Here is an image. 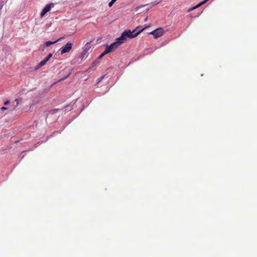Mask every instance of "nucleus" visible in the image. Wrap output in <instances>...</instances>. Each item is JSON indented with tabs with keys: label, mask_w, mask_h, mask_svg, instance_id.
I'll use <instances>...</instances> for the list:
<instances>
[{
	"label": "nucleus",
	"mask_w": 257,
	"mask_h": 257,
	"mask_svg": "<svg viewBox=\"0 0 257 257\" xmlns=\"http://www.w3.org/2000/svg\"><path fill=\"white\" fill-rule=\"evenodd\" d=\"M55 6V4L54 3H50L49 4H48L42 10L41 13V14H40V16L41 18L43 17L46 14V13H47L48 12H49L51 9L52 8H53Z\"/></svg>",
	"instance_id": "obj_3"
},
{
	"label": "nucleus",
	"mask_w": 257,
	"mask_h": 257,
	"mask_svg": "<svg viewBox=\"0 0 257 257\" xmlns=\"http://www.w3.org/2000/svg\"><path fill=\"white\" fill-rule=\"evenodd\" d=\"M200 6H201V5L200 4V3L199 4H198L197 5H196V6L194 7L192 9L194 10V9H196L198 8H199Z\"/></svg>",
	"instance_id": "obj_12"
},
{
	"label": "nucleus",
	"mask_w": 257,
	"mask_h": 257,
	"mask_svg": "<svg viewBox=\"0 0 257 257\" xmlns=\"http://www.w3.org/2000/svg\"><path fill=\"white\" fill-rule=\"evenodd\" d=\"M147 19H148V18L147 17V18L145 19V21H147Z\"/></svg>",
	"instance_id": "obj_21"
},
{
	"label": "nucleus",
	"mask_w": 257,
	"mask_h": 257,
	"mask_svg": "<svg viewBox=\"0 0 257 257\" xmlns=\"http://www.w3.org/2000/svg\"><path fill=\"white\" fill-rule=\"evenodd\" d=\"M86 52H85V51H84L82 53V54H81V57L82 58H84V57L85 56V54H86Z\"/></svg>",
	"instance_id": "obj_15"
},
{
	"label": "nucleus",
	"mask_w": 257,
	"mask_h": 257,
	"mask_svg": "<svg viewBox=\"0 0 257 257\" xmlns=\"http://www.w3.org/2000/svg\"><path fill=\"white\" fill-rule=\"evenodd\" d=\"M69 75H70V74H68L66 77H64V78H62V79H61V80H64V79H65L66 78H67L69 76Z\"/></svg>",
	"instance_id": "obj_18"
},
{
	"label": "nucleus",
	"mask_w": 257,
	"mask_h": 257,
	"mask_svg": "<svg viewBox=\"0 0 257 257\" xmlns=\"http://www.w3.org/2000/svg\"><path fill=\"white\" fill-rule=\"evenodd\" d=\"M200 6H201V5L200 4V3L199 4H198L197 5H196V6L194 7L192 9L194 10V9H196L198 8H199Z\"/></svg>",
	"instance_id": "obj_11"
},
{
	"label": "nucleus",
	"mask_w": 257,
	"mask_h": 257,
	"mask_svg": "<svg viewBox=\"0 0 257 257\" xmlns=\"http://www.w3.org/2000/svg\"><path fill=\"white\" fill-rule=\"evenodd\" d=\"M59 40V39H58L55 41H47L45 43V46H47V47H49L50 46V45H52V44H54L55 43H56V42H57Z\"/></svg>",
	"instance_id": "obj_6"
},
{
	"label": "nucleus",
	"mask_w": 257,
	"mask_h": 257,
	"mask_svg": "<svg viewBox=\"0 0 257 257\" xmlns=\"http://www.w3.org/2000/svg\"><path fill=\"white\" fill-rule=\"evenodd\" d=\"M164 33V29L162 28H159L153 31L150 34L153 35L155 38H158L162 36Z\"/></svg>",
	"instance_id": "obj_2"
},
{
	"label": "nucleus",
	"mask_w": 257,
	"mask_h": 257,
	"mask_svg": "<svg viewBox=\"0 0 257 257\" xmlns=\"http://www.w3.org/2000/svg\"><path fill=\"white\" fill-rule=\"evenodd\" d=\"M9 103H10V101H9V100H7V101H5V102H4V104H5V105H8Z\"/></svg>",
	"instance_id": "obj_16"
},
{
	"label": "nucleus",
	"mask_w": 257,
	"mask_h": 257,
	"mask_svg": "<svg viewBox=\"0 0 257 257\" xmlns=\"http://www.w3.org/2000/svg\"><path fill=\"white\" fill-rule=\"evenodd\" d=\"M104 76H102L101 78L99 79L98 82H100L104 78Z\"/></svg>",
	"instance_id": "obj_19"
},
{
	"label": "nucleus",
	"mask_w": 257,
	"mask_h": 257,
	"mask_svg": "<svg viewBox=\"0 0 257 257\" xmlns=\"http://www.w3.org/2000/svg\"><path fill=\"white\" fill-rule=\"evenodd\" d=\"M108 53V52H107L106 50L105 49V51L102 53H101L100 54V55L99 56V58H101L103 56H104L105 55H106V54H107Z\"/></svg>",
	"instance_id": "obj_7"
},
{
	"label": "nucleus",
	"mask_w": 257,
	"mask_h": 257,
	"mask_svg": "<svg viewBox=\"0 0 257 257\" xmlns=\"http://www.w3.org/2000/svg\"><path fill=\"white\" fill-rule=\"evenodd\" d=\"M15 101H16V106H15V107H16L18 106V105H19V99H15Z\"/></svg>",
	"instance_id": "obj_10"
},
{
	"label": "nucleus",
	"mask_w": 257,
	"mask_h": 257,
	"mask_svg": "<svg viewBox=\"0 0 257 257\" xmlns=\"http://www.w3.org/2000/svg\"><path fill=\"white\" fill-rule=\"evenodd\" d=\"M208 0H204V1L200 3V4L201 5V6H202V5L205 4Z\"/></svg>",
	"instance_id": "obj_14"
},
{
	"label": "nucleus",
	"mask_w": 257,
	"mask_h": 257,
	"mask_svg": "<svg viewBox=\"0 0 257 257\" xmlns=\"http://www.w3.org/2000/svg\"><path fill=\"white\" fill-rule=\"evenodd\" d=\"M72 44L70 42H68L66 44L61 47V54H63L69 52L72 49Z\"/></svg>",
	"instance_id": "obj_4"
},
{
	"label": "nucleus",
	"mask_w": 257,
	"mask_h": 257,
	"mask_svg": "<svg viewBox=\"0 0 257 257\" xmlns=\"http://www.w3.org/2000/svg\"><path fill=\"white\" fill-rule=\"evenodd\" d=\"M146 28H147V27H145V28H143V30L141 32H142V31H143L145 29H146ZM139 28H138H138H137L135 30H136V32H135V33H137V32H139V31L141 30V29H140V30H139Z\"/></svg>",
	"instance_id": "obj_8"
},
{
	"label": "nucleus",
	"mask_w": 257,
	"mask_h": 257,
	"mask_svg": "<svg viewBox=\"0 0 257 257\" xmlns=\"http://www.w3.org/2000/svg\"><path fill=\"white\" fill-rule=\"evenodd\" d=\"M143 29L135 33L136 30L131 31L130 30L125 31L122 33L121 36L116 39V41L112 43L110 46H107L106 50L107 52L110 53L115 50L119 45L123 44L127 38L132 39L137 37Z\"/></svg>",
	"instance_id": "obj_1"
},
{
	"label": "nucleus",
	"mask_w": 257,
	"mask_h": 257,
	"mask_svg": "<svg viewBox=\"0 0 257 257\" xmlns=\"http://www.w3.org/2000/svg\"><path fill=\"white\" fill-rule=\"evenodd\" d=\"M52 56V54H49L47 57L43 60V61H41L35 68V70H38L40 68H41L42 66L45 65L46 63L50 60V58H51Z\"/></svg>",
	"instance_id": "obj_5"
},
{
	"label": "nucleus",
	"mask_w": 257,
	"mask_h": 257,
	"mask_svg": "<svg viewBox=\"0 0 257 257\" xmlns=\"http://www.w3.org/2000/svg\"><path fill=\"white\" fill-rule=\"evenodd\" d=\"M1 109L2 110H7L8 109V108L6 107L3 106L1 108Z\"/></svg>",
	"instance_id": "obj_17"
},
{
	"label": "nucleus",
	"mask_w": 257,
	"mask_h": 257,
	"mask_svg": "<svg viewBox=\"0 0 257 257\" xmlns=\"http://www.w3.org/2000/svg\"><path fill=\"white\" fill-rule=\"evenodd\" d=\"M117 0H111V1L112 2H113V3H114Z\"/></svg>",
	"instance_id": "obj_20"
},
{
	"label": "nucleus",
	"mask_w": 257,
	"mask_h": 257,
	"mask_svg": "<svg viewBox=\"0 0 257 257\" xmlns=\"http://www.w3.org/2000/svg\"><path fill=\"white\" fill-rule=\"evenodd\" d=\"M146 28H147V27H145V28H143V30L141 32H142V31H143L145 29H146ZM139 28H138H138H137L135 30H136V32H135V33H137V32H139V31L141 30V29H140V30H139Z\"/></svg>",
	"instance_id": "obj_9"
},
{
	"label": "nucleus",
	"mask_w": 257,
	"mask_h": 257,
	"mask_svg": "<svg viewBox=\"0 0 257 257\" xmlns=\"http://www.w3.org/2000/svg\"><path fill=\"white\" fill-rule=\"evenodd\" d=\"M113 2H112L111 1L108 4V6L109 7H111L112 6V5H113Z\"/></svg>",
	"instance_id": "obj_13"
}]
</instances>
